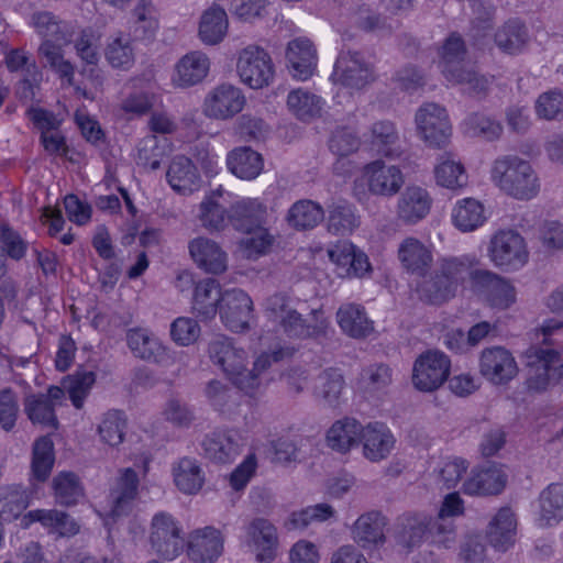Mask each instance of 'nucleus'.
I'll return each mask as SVG.
<instances>
[{
    "label": "nucleus",
    "mask_w": 563,
    "mask_h": 563,
    "mask_svg": "<svg viewBox=\"0 0 563 563\" xmlns=\"http://www.w3.org/2000/svg\"><path fill=\"white\" fill-rule=\"evenodd\" d=\"M174 482L185 494L198 493L203 483L205 474L198 462L190 457L180 459L173 467Z\"/></svg>",
    "instance_id": "45"
},
{
    "label": "nucleus",
    "mask_w": 563,
    "mask_h": 563,
    "mask_svg": "<svg viewBox=\"0 0 563 563\" xmlns=\"http://www.w3.org/2000/svg\"><path fill=\"white\" fill-rule=\"evenodd\" d=\"M29 505V495L20 485L0 489V517L3 520L18 518Z\"/></svg>",
    "instance_id": "55"
},
{
    "label": "nucleus",
    "mask_w": 563,
    "mask_h": 563,
    "mask_svg": "<svg viewBox=\"0 0 563 563\" xmlns=\"http://www.w3.org/2000/svg\"><path fill=\"white\" fill-rule=\"evenodd\" d=\"M387 518L376 510L361 515L352 527V538L363 549L382 545L386 541Z\"/></svg>",
    "instance_id": "22"
},
{
    "label": "nucleus",
    "mask_w": 563,
    "mask_h": 563,
    "mask_svg": "<svg viewBox=\"0 0 563 563\" xmlns=\"http://www.w3.org/2000/svg\"><path fill=\"white\" fill-rule=\"evenodd\" d=\"M488 255L497 267L518 269L529 260V251L525 238L515 230H500L489 242Z\"/></svg>",
    "instance_id": "6"
},
{
    "label": "nucleus",
    "mask_w": 563,
    "mask_h": 563,
    "mask_svg": "<svg viewBox=\"0 0 563 563\" xmlns=\"http://www.w3.org/2000/svg\"><path fill=\"white\" fill-rule=\"evenodd\" d=\"M126 341L134 356L158 364L167 362L166 347L161 341L144 329H131L126 333Z\"/></svg>",
    "instance_id": "30"
},
{
    "label": "nucleus",
    "mask_w": 563,
    "mask_h": 563,
    "mask_svg": "<svg viewBox=\"0 0 563 563\" xmlns=\"http://www.w3.org/2000/svg\"><path fill=\"white\" fill-rule=\"evenodd\" d=\"M561 352L549 345H532L525 352L526 386L529 391L542 393L558 385Z\"/></svg>",
    "instance_id": "5"
},
{
    "label": "nucleus",
    "mask_w": 563,
    "mask_h": 563,
    "mask_svg": "<svg viewBox=\"0 0 563 563\" xmlns=\"http://www.w3.org/2000/svg\"><path fill=\"white\" fill-rule=\"evenodd\" d=\"M125 428L124 415L119 410H110L104 415L98 431L104 443L117 446L124 439Z\"/></svg>",
    "instance_id": "59"
},
{
    "label": "nucleus",
    "mask_w": 563,
    "mask_h": 563,
    "mask_svg": "<svg viewBox=\"0 0 563 563\" xmlns=\"http://www.w3.org/2000/svg\"><path fill=\"white\" fill-rule=\"evenodd\" d=\"M52 40H44L38 47V54L46 60V64L55 70L62 78H66L69 84L74 78V66L64 58L63 46Z\"/></svg>",
    "instance_id": "56"
},
{
    "label": "nucleus",
    "mask_w": 563,
    "mask_h": 563,
    "mask_svg": "<svg viewBox=\"0 0 563 563\" xmlns=\"http://www.w3.org/2000/svg\"><path fill=\"white\" fill-rule=\"evenodd\" d=\"M166 177L170 187L181 195H190L201 186V178L197 167L184 155L173 158Z\"/></svg>",
    "instance_id": "29"
},
{
    "label": "nucleus",
    "mask_w": 563,
    "mask_h": 563,
    "mask_svg": "<svg viewBox=\"0 0 563 563\" xmlns=\"http://www.w3.org/2000/svg\"><path fill=\"white\" fill-rule=\"evenodd\" d=\"M517 519L514 511L504 507L493 517L488 525L487 538L490 545L500 552H506L515 544Z\"/></svg>",
    "instance_id": "28"
},
{
    "label": "nucleus",
    "mask_w": 563,
    "mask_h": 563,
    "mask_svg": "<svg viewBox=\"0 0 563 563\" xmlns=\"http://www.w3.org/2000/svg\"><path fill=\"white\" fill-rule=\"evenodd\" d=\"M465 55L463 40L455 34L449 36L441 52L440 65L444 77L450 82L465 86L470 93H485L489 86L488 79L465 60Z\"/></svg>",
    "instance_id": "4"
},
{
    "label": "nucleus",
    "mask_w": 563,
    "mask_h": 563,
    "mask_svg": "<svg viewBox=\"0 0 563 563\" xmlns=\"http://www.w3.org/2000/svg\"><path fill=\"white\" fill-rule=\"evenodd\" d=\"M30 24L44 40H52L63 44H70L78 30L75 22L63 21L48 11L32 13Z\"/></svg>",
    "instance_id": "23"
},
{
    "label": "nucleus",
    "mask_w": 563,
    "mask_h": 563,
    "mask_svg": "<svg viewBox=\"0 0 563 563\" xmlns=\"http://www.w3.org/2000/svg\"><path fill=\"white\" fill-rule=\"evenodd\" d=\"M431 206L432 198L424 188L408 186L398 198L396 216L404 224H416L429 214Z\"/></svg>",
    "instance_id": "18"
},
{
    "label": "nucleus",
    "mask_w": 563,
    "mask_h": 563,
    "mask_svg": "<svg viewBox=\"0 0 563 563\" xmlns=\"http://www.w3.org/2000/svg\"><path fill=\"white\" fill-rule=\"evenodd\" d=\"M324 218L323 208L308 199L295 202L287 213L288 223L298 230L313 229Z\"/></svg>",
    "instance_id": "48"
},
{
    "label": "nucleus",
    "mask_w": 563,
    "mask_h": 563,
    "mask_svg": "<svg viewBox=\"0 0 563 563\" xmlns=\"http://www.w3.org/2000/svg\"><path fill=\"white\" fill-rule=\"evenodd\" d=\"M374 66L360 52H341L332 74L334 84L361 90L375 80Z\"/></svg>",
    "instance_id": "11"
},
{
    "label": "nucleus",
    "mask_w": 563,
    "mask_h": 563,
    "mask_svg": "<svg viewBox=\"0 0 563 563\" xmlns=\"http://www.w3.org/2000/svg\"><path fill=\"white\" fill-rule=\"evenodd\" d=\"M428 516L422 514H404L394 525V537L404 548L412 549L427 538Z\"/></svg>",
    "instance_id": "33"
},
{
    "label": "nucleus",
    "mask_w": 563,
    "mask_h": 563,
    "mask_svg": "<svg viewBox=\"0 0 563 563\" xmlns=\"http://www.w3.org/2000/svg\"><path fill=\"white\" fill-rule=\"evenodd\" d=\"M479 372L490 383L503 385L518 374V366L512 354L503 346L487 347L482 351Z\"/></svg>",
    "instance_id": "16"
},
{
    "label": "nucleus",
    "mask_w": 563,
    "mask_h": 563,
    "mask_svg": "<svg viewBox=\"0 0 563 563\" xmlns=\"http://www.w3.org/2000/svg\"><path fill=\"white\" fill-rule=\"evenodd\" d=\"M361 441L364 456L372 462L385 460L395 445V438L390 430L380 422L365 426Z\"/></svg>",
    "instance_id": "26"
},
{
    "label": "nucleus",
    "mask_w": 563,
    "mask_h": 563,
    "mask_svg": "<svg viewBox=\"0 0 563 563\" xmlns=\"http://www.w3.org/2000/svg\"><path fill=\"white\" fill-rule=\"evenodd\" d=\"M96 382V374L91 371H80L69 375L64 382V388L67 390L73 405L80 409Z\"/></svg>",
    "instance_id": "58"
},
{
    "label": "nucleus",
    "mask_w": 563,
    "mask_h": 563,
    "mask_svg": "<svg viewBox=\"0 0 563 563\" xmlns=\"http://www.w3.org/2000/svg\"><path fill=\"white\" fill-rule=\"evenodd\" d=\"M419 136L430 147H445L452 135V125L446 110L438 103H423L416 113Z\"/></svg>",
    "instance_id": "7"
},
{
    "label": "nucleus",
    "mask_w": 563,
    "mask_h": 563,
    "mask_svg": "<svg viewBox=\"0 0 563 563\" xmlns=\"http://www.w3.org/2000/svg\"><path fill=\"white\" fill-rule=\"evenodd\" d=\"M228 27L229 20L225 10L213 4L200 18L198 36L206 45H217L224 40Z\"/></svg>",
    "instance_id": "35"
},
{
    "label": "nucleus",
    "mask_w": 563,
    "mask_h": 563,
    "mask_svg": "<svg viewBox=\"0 0 563 563\" xmlns=\"http://www.w3.org/2000/svg\"><path fill=\"white\" fill-rule=\"evenodd\" d=\"M483 205L474 198H465L456 202L452 211L454 225L463 231L471 232L485 221Z\"/></svg>",
    "instance_id": "47"
},
{
    "label": "nucleus",
    "mask_w": 563,
    "mask_h": 563,
    "mask_svg": "<svg viewBox=\"0 0 563 563\" xmlns=\"http://www.w3.org/2000/svg\"><path fill=\"white\" fill-rule=\"evenodd\" d=\"M52 486L55 501L60 506H74L84 497L82 483L78 475L73 472H60L55 475Z\"/></svg>",
    "instance_id": "46"
},
{
    "label": "nucleus",
    "mask_w": 563,
    "mask_h": 563,
    "mask_svg": "<svg viewBox=\"0 0 563 563\" xmlns=\"http://www.w3.org/2000/svg\"><path fill=\"white\" fill-rule=\"evenodd\" d=\"M247 540L255 547L260 561H272L278 544L277 531L265 518L253 519L246 528Z\"/></svg>",
    "instance_id": "31"
},
{
    "label": "nucleus",
    "mask_w": 563,
    "mask_h": 563,
    "mask_svg": "<svg viewBox=\"0 0 563 563\" xmlns=\"http://www.w3.org/2000/svg\"><path fill=\"white\" fill-rule=\"evenodd\" d=\"M328 254L340 277H361L371 268L367 256L347 241L336 243Z\"/></svg>",
    "instance_id": "20"
},
{
    "label": "nucleus",
    "mask_w": 563,
    "mask_h": 563,
    "mask_svg": "<svg viewBox=\"0 0 563 563\" xmlns=\"http://www.w3.org/2000/svg\"><path fill=\"white\" fill-rule=\"evenodd\" d=\"M288 109L299 120L309 121L318 117L322 109L321 99L305 89H295L287 98Z\"/></svg>",
    "instance_id": "52"
},
{
    "label": "nucleus",
    "mask_w": 563,
    "mask_h": 563,
    "mask_svg": "<svg viewBox=\"0 0 563 563\" xmlns=\"http://www.w3.org/2000/svg\"><path fill=\"white\" fill-rule=\"evenodd\" d=\"M372 144L382 155L390 158L400 156L399 135L390 121H378L372 126Z\"/></svg>",
    "instance_id": "49"
},
{
    "label": "nucleus",
    "mask_w": 563,
    "mask_h": 563,
    "mask_svg": "<svg viewBox=\"0 0 563 563\" xmlns=\"http://www.w3.org/2000/svg\"><path fill=\"white\" fill-rule=\"evenodd\" d=\"M529 38L526 24L517 19H509L495 33L496 45L505 53H519Z\"/></svg>",
    "instance_id": "42"
},
{
    "label": "nucleus",
    "mask_w": 563,
    "mask_h": 563,
    "mask_svg": "<svg viewBox=\"0 0 563 563\" xmlns=\"http://www.w3.org/2000/svg\"><path fill=\"white\" fill-rule=\"evenodd\" d=\"M208 356L218 366L231 383L245 393L253 396L261 386V380L252 373H246L249 364L247 352L235 346L232 339L218 335L208 344Z\"/></svg>",
    "instance_id": "3"
},
{
    "label": "nucleus",
    "mask_w": 563,
    "mask_h": 563,
    "mask_svg": "<svg viewBox=\"0 0 563 563\" xmlns=\"http://www.w3.org/2000/svg\"><path fill=\"white\" fill-rule=\"evenodd\" d=\"M470 284L473 292L493 308L504 310L516 301V290L510 282L488 269H473Z\"/></svg>",
    "instance_id": "9"
},
{
    "label": "nucleus",
    "mask_w": 563,
    "mask_h": 563,
    "mask_svg": "<svg viewBox=\"0 0 563 563\" xmlns=\"http://www.w3.org/2000/svg\"><path fill=\"white\" fill-rule=\"evenodd\" d=\"M148 540L154 552L167 560L176 558L184 547L181 529L167 512H158L153 517Z\"/></svg>",
    "instance_id": "12"
},
{
    "label": "nucleus",
    "mask_w": 563,
    "mask_h": 563,
    "mask_svg": "<svg viewBox=\"0 0 563 563\" xmlns=\"http://www.w3.org/2000/svg\"><path fill=\"white\" fill-rule=\"evenodd\" d=\"M506 479V474L495 465L472 471L471 476L463 484V493L467 495H496L505 488Z\"/></svg>",
    "instance_id": "34"
},
{
    "label": "nucleus",
    "mask_w": 563,
    "mask_h": 563,
    "mask_svg": "<svg viewBox=\"0 0 563 563\" xmlns=\"http://www.w3.org/2000/svg\"><path fill=\"white\" fill-rule=\"evenodd\" d=\"M245 103L246 98L239 87L223 82L207 93L203 113L210 119L227 121L240 113Z\"/></svg>",
    "instance_id": "13"
},
{
    "label": "nucleus",
    "mask_w": 563,
    "mask_h": 563,
    "mask_svg": "<svg viewBox=\"0 0 563 563\" xmlns=\"http://www.w3.org/2000/svg\"><path fill=\"white\" fill-rule=\"evenodd\" d=\"M104 57L113 68L130 69L135 60L131 41L121 33L111 37L106 46Z\"/></svg>",
    "instance_id": "54"
},
{
    "label": "nucleus",
    "mask_w": 563,
    "mask_h": 563,
    "mask_svg": "<svg viewBox=\"0 0 563 563\" xmlns=\"http://www.w3.org/2000/svg\"><path fill=\"white\" fill-rule=\"evenodd\" d=\"M25 412L33 423H41L53 429L58 426L54 406L44 394L27 397Z\"/></svg>",
    "instance_id": "57"
},
{
    "label": "nucleus",
    "mask_w": 563,
    "mask_h": 563,
    "mask_svg": "<svg viewBox=\"0 0 563 563\" xmlns=\"http://www.w3.org/2000/svg\"><path fill=\"white\" fill-rule=\"evenodd\" d=\"M471 267L472 262L466 257H446L440 260L437 272L457 289L466 276L470 277Z\"/></svg>",
    "instance_id": "62"
},
{
    "label": "nucleus",
    "mask_w": 563,
    "mask_h": 563,
    "mask_svg": "<svg viewBox=\"0 0 563 563\" xmlns=\"http://www.w3.org/2000/svg\"><path fill=\"white\" fill-rule=\"evenodd\" d=\"M265 312L267 319L289 339H320L328 334L329 321L323 312L313 310L308 318H303L285 292L269 296L265 302Z\"/></svg>",
    "instance_id": "1"
},
{
    "label": "nucleus",
    "mask_w": 563,
    "mask_h": 563,
    "mask_svg": "<svg viewBox=\"0 0 563 563\" xmlns=\"http://www.w3.org/2000/svg\"><path fill=\"white\" fill-rule=\"evenodd\" d=\"M236 71L242 82L253 89L268 86L274 78L272 58L257 45H249L239 53Z\"/></svg>",
    "instance_id": "10"
},
{
    "label": "nucleus",
    "mask_w": 563,
    "mask_h": 563,
    "mask_svg": "<svg viewBox=\"0 0 563 563\" xmlns=\"http://www.w3.org/2000/svg\"><path fill=\"white\" fill-rule=\"evenodd\" d=\"M132 36L136 41L152 40L158 29V11L151 0H139L133 9Z\"/></svg>",
    "instance_id": "43"
},
{
    "label": "nucleus",
    "mask_w": 563,
    "mask_h": 563,
    "mask_svg": "<svg viewBox=\"0 0 563 563\" xmlns=\"http://www.w3.org/2000/svg\"><path fill=\"white\" fill-rule=\"evenodd\" d=\"M358 225L357 217L347 205H334L329 211L328 230L338 235L350 234Z\"/></svg>",
    "instance_id": "61"
},
{
    "label": "nucleus",
    "mask_w": 563,
    "mask_h": 563,
    "mask_svg": "<svg viewBox=\"0 0 563 563\" xmlns=\"http://www.w3.org/2000/svg\"><path fill=\"white\" fill-rule=\"evenodd\" d=\"M343 386V376L338 371L325 369L316 379L314 395L324 405L334 407L339 402Z\"/></svg>",
    "instance_id": "53"
},
{
    "label": "nucleus",
    "mask_w": 563,
    "mask_h": 563,
    "mask_svg": "<svg viewBox=\"0 0 563 563\" xmlns=\"http://www.w3.org/2000/svg\"><path fill=\"white\" fill-rule=\"evenodd\" d=\"M117 478L114 487L110 492L111 516L119 518L132 511L139 494V476L131 468H123Z\"/></svg>",
    "instance_id": "21"
},
{
    "label": "nucleus",
    "mask_w": 563,
    "mask_h": 563,
    "mask_svg": "<svg viewBox=\"0 0 563 563\" xmlns=\"http://www.w3.org/2000/svg\"><path fill=\"white\" fill-rule=\"evenodd\" d=\"M219 313L224 325L232 332H245L251 328L253 301L242 289H229L221 295Z\"/></svg>",
    "instance_id": "14"
},
{
    "label": "nucleus",
    "mask_w": 563,
    "mask_h": 563,
    "mask_svg": "<svg viewBox=\"0 0 563 563\" xmlns=\"http://www.w3.org/2000/svg\"><path fill=\"white\" fill-rule=\"evenodd\" d=\"M24 519L40 522L60 537H71L79 532L78 522L65 511L57 509H36L30 511Z\"/></svg>",
    "instance_id": "38"
},
{
    "label": "nucleus",
    "mask_w": 563,
    "mask_h": 563,
    "mask_svg": "<svg viewBox=\"0 0 563 563\" xmlns=\"http://www.w3.org/2000/svg\"><path fill=\"white\" fill-rule=\"evenodd\" d=\"M55 462L54 443L49 437L38 438L32 450V474L38 482H45Z\"/></svg>",
    "instance_id": "51"
},
{
    "label": "nucleus",
    "mask_w": 563,
    "mask_h": 563,
    "mask_svg": "<svg viewBox=\"0 0 563 563\" xmlns=\"http://www.w3.org/2000/svg\"><path fill=\"white\" fill-rule=\"evenodd\" d=\"M223 537L213 527L197 529L188 540V556L196 563H213L222 554Z\"/></svg>",
    "instance_id": "19"
},
{
    "label": "nucleus",
    "mask_w": 563,
    "mask_h": 563,
    "mask_svg": "<svg viewBox=\"0 0 563 563\" xmlns=\"http://www.w3.org/2000/svg\"><path fill=\"white\" fill-rule=\"evenodd\" d=\"M188 250L194 262L210 274H221L227 269V254L217 242L199 236L191 240Z\"/></svg>",
    "instance_id": "25"
},
{
    "label": "nucleus",
    "mask_w": 563,
    "mask_h": 563,
    "mask_svg": "<svg viewBox=\"0 0 563 563\" xmlns=\"http://www.w3.org/2000/svg\"><path fill=\"white\" fill-rule=\"evenodd\" d=\"M450 369L451 361L443 352L429 350L413 363L412 384L420 391H434L448 380Z\"/></svg>",
    "instance_id": "8"
},
{
    "label": "nucleus",
    "mask_w": 563,
    "mask_h": 563,
    "mask_svg": "<svg viewBox=\"0 0 563 563\" xmlns=\"http://www.w3.org/2000/svg\"><path fill=\"white\" fill-rule=\"evenodd\" d=\"M456 288L448 282L439 272H434L430 278L424 279L418 287L419 298L431 305H441L456 294Z\"/></svg>",
    "instance_id": "50"
},
{
    "label": "nucleus",
    "mask_w": 563,
    "mask_h": 563,
    "mask_svg": "<svg viewBox=\"0 0 563 563\" xmlns=\"http://www.w3.org/2000/svg\"><path fill=\"white\" fill-rule=\"evenodd\" d=\"M490 177L501 191L517 200H530L540 191L536 170L528 161L517 155L495 159Z\"/></svg>",
    "instance_id": "2"
},
{
    "label": "nucleus",
    "mask_w": 563,
    "mask_h": 563,
    "mask_svg": "<svg viewBox=\"0 0 563 563\" xmlns=\"http://www.w3.org/2000/svg\"><path fill=\"white\" fill-rule=\"evenodd\" d=\"M434 177L439 186L452 190L465 187L468 181V175L463 164L452 153L439 156L434 167Z\"/></svg>",
    "instance_id": "39"
},
{
    "label": "nucleus",
    "mask_w": 563,
    "mask_h": 563,
    "mask_svg": "<svg viewBox=\"0 0 563 563\" xmlns=\"http://www.w3.org/2000/svg\"><path fill=\"white\" fill-rule=\"evenodd\" d=\"M398 258L406 272L416 276H424L433 263L431 250L416 238H407L400 243Z\"/></svg>",
    "instance_id": "27"
},
{
    "label": "nucleus",
    "mask_w": 563,
    "mask_h": 563,
    "mask_svg": "<svg viewBox=\"0 0 563 563\" xmlns=\"http://www.w3.org/2000/svg\"><path fill=\"white\" fill-rule=\"evenodd\" d=\"M228 168L241 179H254L263 170L262 155L243 146L231 151L227 158Z\"/></svg>",
    "instance_id": "40"
},
{
    "label": "nucleus",
    "mask_w": 563,
    "mask_h": 563,
    "mask_svg": "<svg viewBox=\"0 0 563 563\" xmlns=\"http://www.w3.org/2000/svg\"><path fill=\"white\" fill-rule=\"evenodd\" d=\"M540 526H553L563 519V484L549 485L540 494Z\"/></svg>",
    "instance_id": "44"
},
{
    "label": "nucleus",
    "mask_w": 563,
    "mask_h": 563,
    "mask_svg": "<svg viewBox=\"0 0 563 563\" xmlns=\"http://www.w3.org/2000/svg\"><path fill=\"white\" fill-rule=\"evenodd\" d=\"M205 395L213 408L220 412H228L236 405L235 393L219 379H211L205 388Z\"/></svg>",
    "instance_id": "63"
},
{
    "label": "nucleus",
    "mask_w": 563,
    "mask_h": 563,
    "mask_svg": "<svg viewBox=\"0 0 563 563\" xmlns=\"http://www.w3.org/2000/svg\"><path fill=\"white\" fill-rule=\"evenodd\" d=\"M242 439L234 430H216L202 442L203 456L216 464L232 463L241 453Z\"/></svg>",
    "instance_id": "17"
},
{
    "label": "nucleus",
    "mask_w": 563,
    "mask_h": 563,
    "mask_svg": "<svg viewBox=\"0 0 563 563\" xmlns=\"http://www.w3.org/2000/svg\"><path fill=\"white\" fill-rule=\"evenodd\" d=\"M364 427L354 418H343L335 421L327 433L331 449L345 453L362 439Z\"/></svg>",
    "instance_id": "36"
},
{
    "label": "nucleus",
    "mask_w": 563,
    "mask_h": 563,
    "mask_svg": "<svg viewBox=\"0 0 563 563\" xmlns=\"http://www.w3.org/2000/svg\"><path fill=\"white\" fill-rule=\"evenodd\" d=\"M362 178L371 194L382 197L395 196L405 183L404 175L397 166L388 165L380 159L366 164Z\"/></svg>",
    "instance_id": "15"
},
{
    "label": "nucleus",
    "mask_w": 563,
    "mask_h": 563,
    "mask_svg": "<svg viewBox=\"0 0 563 563\" xmlns=\"http://www.w3.org/2000/svg\"><path fill=\"white\" fill-rule=\"evenodd\" d=\"M210 67L205 53L195 51L179 59L175 67L173 82L178 87H190L203 80Z\"/></svg>",
    "instance_id": "32"
},
{
    "label": "nucleus",
    "mask_w": 563,
    "mask_h": 563,
    "mask_svg": "<svg viewBox=\"0 0 563 563\" xmlns=\"http://www.w3.org/2000/svg\"><path fill=\"white\" fill-rule=\"evenodd\" d=\"M220 286L213 278L200 280L195 288L192 309L203 319H211L216 316L221 305Z\"/></svg>",
    "instance_id": "41"
},
{
    "label": "nucleus",
    "mask_w": 563,
    "mask_h": 563,
    "mask_svg": "<svg viewBox=\"0 0 563 563\" xmlns=\"http://www.w3.org/2000/svg\"><path fill=\"white\" fill-rule=\"evenodd\" d=\"M464 124L468 135L483 137L486 141L497 140L503 133V126L498 121L481 113L470 114Z\"/></svg>",
    "instance_id": "60"
},
{
    "label": "nucleus",
    "mask_w": 563,
    "mask_h": 563,
    "mask_svg": "<svg viewBox=\"0 0 563 563\" xmlns=\"http://www.w3.org/2000/svg\"><path fill=\"white\" fill-rule=\"evenodd\" d=\"M341 330L351 338L361 339L373 332V322L364 308L356 303H344L336 312Z\"/></svg>",
    "instance_id": "37"
},
{
    "label": "nucleus",
    "mask_w": 563,
    "mask_h": 563,
    "mask_svg": "<svg viewBox=\"0 0 563 563\" xmlns=\"http://www.w3.org/2000/svg\"><path fill=\"white\" fill-rule=\"evenodd\" d=\"M286 58L290 73L300 80L310 78L317 66L316 48L306 37H298L288 43Z\"/></svg>",
    "instance_id": "24"
},
{
    "label": "nucleus",
    "mask_w": 563,
    "mask_h": 563,
    "mask_svg": "<svg viewBox=\"0 0 563 563\" xmlns=\"http://www.w3.org/2000/svg\"><path fill=\"white\" fill-rule=\"evenodd\" d=\"M199 220L208 231H220L227 225L228 214L221 205L208 197L200 203Z\"/></svg>",
    "instance_id": "64"
}]
</instances>
